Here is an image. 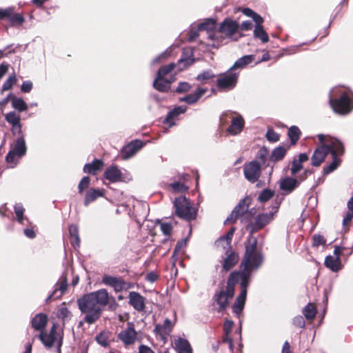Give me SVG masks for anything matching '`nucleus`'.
<instances>
[{
	"instance_id": "nucleus-43",
	"label": "nucleus",
	"mask_w": 353,
	"mask_h": 353,
	"mask_svg": "<svg viewBox=\"0 0 353 353\" xmlns=\"http://www.w3.org/2000/svg\"><path fill=\"white\" fill-rule=\"evenodd\" d=\"M303 314L309 320L313 319L316 314V308L314 304L307 303L303 309Z\"/></svg>"
},
{
	"instance_id": "nucleus-33",
	"label": "nucleus",
	"mask_w": 353,
	"mask_h": 353,
	"mask_svg": "<svg viewBox=\"0 0 353 353\" xmlns=\"http://www.w3.org/2000/svg\"><path fill=\"white\" fill-rule=\"evenodd\" d=\"M12 151L17 154L18 158H21L26 153L27 147L24 136L19 137L15 142Z\"/></svg>"
},
{
	"instance_id": "nucleus-27",
	"label": "nucleus",
	"mask_w": 353,
	"mask_h": 353,
	"mask_svg": "<svg viewBox=\"0 0 353 353\" xmlns=\"http://www.w3.org/2000/svg\"><path fill=\"white\" fill-rule=\"evenodd\" d=\"M254 59L255 55L254 54L244 55L234 62L233 65L230 67V70L236 72L237 70H242L252 63Z\"/></svg>"
},
{
	"instance_id": "nucleus-3",
	"label": "nucleus",
	"mask_w": 353,
	"mask_h": 353,
	"mask_svg": "<svg viewBox=\"0 0 353 353\" xmlns=\"http://www.w3.org/2000/svg\"><path fill=\"white\" fill-rule=\"evenodd\" d=\"M263 261V256L261 251L257 250V240L253 239L252 243L246 245L243 259L240 268L249 270H257Z\"/></svg>"
},
{
	"instance_id": "nucleus-21",
	"label": "nucleus",
	"mask_w": 353,
	"mask_h": 353,
	"mask_svg": "<svg viewBox=\"0 0 353 353\" xmlns=\"http://www.w3.org/2000/svg\"><path fill=\"white\" fill-rule=\"evenodd\" d=\"M245 126V121L243 117L238 114L236 117H232L231 124L228 128L227 132L233 136L240 134Z\"/></svg>"
},
{
	"instance_id": "nucleus-2",
	"label": "nucleus",
	"mask_w": 353,
	"mask_h": 353,
	"mask_svg": "<svg viewBox=\"0 0 353 353\" xmlns=\"http://www.w3.org/2000/svg\"><path fill=\"white\" fill-rule=\"evenodd\" d=\"M353 93L350 90L336 88L330 91L329 103L332 110L339 114H347L353 109Z\"/></svg>"
},
{
	"instance_id": "nucleus-63",
	"label": "nucleus",
	"mask_w": 353,
	"mask_h": 353,
	"mask_svg": "<svg viewBox=\"0 0 353 353\" xmlns=\"http://www.w3.org/2000/svg\"><path fill=\"white\" fill-rule=\"evenodd\" d=\"M14 12V8L12 7H8L5 9H0V20H3L5 19H10L11 15Z\"/></svg>"
},
{
	"instance_id": "nucleus-9",
	"label": "nucleus",
	"mask_w": 353,
	"mask_h": 353,
	"mask_svg": "<svg viewBox=\"0 0 353 353\" xmlns=\"http://www.w3.org/2000/svg\"><path fill=\"white\" fill-rule=\"evenodd\" d=\"M251 203V199L249 196H245L244 199L240 200L239 203L232 211L230 215L225 221L227 222H234L241 216H243L248 212L249 206Z\"/></svg>"
},
{
	"instance_id": "nucleus-47",
	"label": "nucleus",
	"mask_w": 353,
	"mask_h": 353,
	"mask_svg": "<svg viewBox=\"0 0 353 353\" xmlns=\"http://www.w3.org/2000/svg\"><path fill=\"white\" fill-rule=\"evenodd\" d=\"M175 67L176 64L174 63H170L166 65L161 67L157 72V77H158L159 79L165 78V77L172 72Z\"/></svg>"
},
{
	"instance_id": "nucleus-32",
	"label": "nucleus",
	"mask_w": 353,
	"mask_h": 353,
	"mask_svg": "<svg viewBox=\"0 0 353 353\" xmlns=\"http://www.w3.org/2000/svg\"><path fill=\"white\" fill-rule=\"evenodd\" d=\"M47 322V316L43 313H39L32 318L31 325L34 330L43 332Z\"/></svg>"
},
{
	"instance_id": "nucleus-42",
	"label": "nucleus",
	"mask_w": 353,
	"mask_h": 353,
	"mask_svg": "<svg viewBox=\"0 0 353 353\" xmlns=\"http://www.w3.org/2000/svg\"><path fill=\"white\" fill-rule=\"evenodd\" d=\"M39 338L41 340V341L42 342V343L43 344V345L48 348L52 347V345H54V343L57 339L56 337L49 336V335H48V334L45 333L43 331L40 332V334L39 335Z\"/></svg>"
},
{
	"instance_id": "nucleus-24",
	"label": "nucleus",
	"mask_w": 353,
	"mask_h": 353,
	"mask_svg": "<svg viewBox=\"0 0 353 353\" xmlns=\"http://www.w3.org/2000/svg\"><path fill=\"white\" fill-rule=\"evenodd\" d=\"M187 107L185 105H179L175 107L174 109L168 112L167 116L163 121V123L168 125L169 128L175 125L176 123L174 121V119L178 117L179 114L185 113Z\"/></svg>"
},
{
	"instance_id": "nucleus-29",
	"label": "nucleus",
	"mask_w": 353,
	"mask_h": 353,
	"mask_svg": "<svg viewBox=\"0 0 353 353\" xmlns=\"http://www.w3.org/2000/svg\"><path fill=\"white\" fill-rule=\"evenodd\" d=\"M206 88H198L193 94H188L185 97H180L179 101L185 102L188 105H192L196 103L199 99L206 92Z\"/></svg>"
},
{
	"instance_id": "nucleus-18",
	"label": "nucleus",
	"mask_w": 353,
	"mask_h": 353,
	"mask_svg": "<svg viewBox=\"0 0 353 353\" xmlns=\"http://www.w3.org/2000/svg\"><path fill=\"white\" fill-rule=\"evenodd\" d=\"M144 143L140 140L132 141L130 143L123 147L121 156L123 159H128L133 157L143 146Z\"/></svg>"
},
{
	"instance_id": "nucleus-56",
	"label": "nucleus",
	"mask_w": 353,
	"mask_h": 353,
	"mask_svg": "<svg viewBox=\"0 0 353 353\" xmlns=\"http://www.w3.org/2000/svg\"><path fill=\"white\" fill-rule=\"evenodd\" d=\"M174 192H185L188 190V186L185 185L183 183L176 181L172 183L169 185Z\"/></svg>"
},
{
	"instance_id": "nucleus-34",
	"label": "nucleus",
	"mask_w": 353,
	"mask_h": 353,
	"mask_svg": "<svg viewBox=\"0 0 353 353\" xmlns=\"http://www.w3.org/2000/svg\"><path fill=\"white\" fill-rule=\"evenodd\" d=\"M103 163L101 160L94 159L92 163H86L83 167V172L88 174H96L99 171Z\"/></svg>"
},
{
	"instance_id": "nucleus-49",
	"label": "nucleus",
	"mask_w": 353,
	"mask_h": 353,
	"mask_svg": "<svg viewBox=\"0 0 353 353\" xmlns=\"http://www.w3.org/2000/svg\"><path fill=\"white\" fill-rule=\"evenodd\" d=\"M215 28V21L208 19L205 21L201 23L198 26V30L211 31Z\"/></svg>"
},
{
	"instance_id": "nucleus-20",
	"label": "nucleus",
	"mask_w": 353,
	"mask_h": 353,
	"mask_svg": "<svg viewBox=\"0 0 353 353\" xmlns=\"http://www.w3.org/2000/svg\"><path fill=\"white\" fill-rule=\"evenodd\" d=\"M239 28V23L230 18H225L219 26V31L228 37L233 35Z\"/></svg>"
},
{
	"instance_id": "nucleus-40",
	"label": "nucleus",
	"mask_w": 353,
	"mask_h": 353,
	"mask_svg": "<svg viewBox=\"0 0 353 353\" xmlns=\"http://www.w3.org/2000/svg\"><path fill=\"white\" fill-rule=\"evenodd\" d=\"M339 263L340 261L339 256H336V258H334L329 255L325 257V265L333 272H337L340 269Z\"/></svg>"
},
{
	"instance_id": "nucleus-55",
	"label": "nucleus",
	"mask_w": 353,
	"mask_h": 353,
	"mask_svg": "<svg viewBox=\"0 0 353 353\" xmlns=\"http://www.w3.org/2000/svg\"><path fill=\"white\" fill-rule=\"evenodd\" d=\"M16 82L17 78L15 75H10L2 85V91H6L12 89V86L16 83Z\"/></svg>"
},
{
	"instance_id": "nucleus-62",
	"label": "nucleus",
	"mask_w": 353,
	"mask_h": 353,
	"mask_svg": "<svg viewBox=\"0 0 353 353\" xmlns=\"http://www.w3.org/2000/svg\"><path fill=\"white\" fill-rule=\"evenodd\" d=\"M303 168L302 163L298 161L296 159H294L292 162V167L290 168L291 174L295 175L299 171H301Z\"/></svg>"
},
{
	"instance_id": "nucleus-41",
	"label": "nucleus",
	"mask_w": 353,
	"mask_h": 353,
	"mask_svg": "<svg viewBox=\"0 0 353 353\" xmlns=\"http://www.w3.org/2000/svg\"><path fill=\"white\" fill-rule=\"evenodd\" d=\"M341 163V160L339 157H332V161L328 165H325L323 168V173L324 175H327L331 172H334Z\"/></svg>"
},
{
	"instance_id": "nucleus-48",
	"label": "nucleus",
	"mask_w": 353,
	"mask_h": 353,
	"mask_svg": "<svg viewBox=\"0 0 353 353\" xmlns=\"http://www.w3.org/2000/svg\"><path fill=\"white\" fill-rule=\"evenodd\" d=\"M12 106L19 112H23L28 109V105L21 98L14 97L12 99Z\"/></svg>"
},
{
	"instance_id": "nucleus-54",
	"label": "nucleus",
	"mask_w": 353,
	"mask_h": 353,
	"mask_svg": "<svg viewBox=\"0 0 353 353\" xmlns=\"http://www.w3.org/2000/svg\"><path fill=\"white\" fill-rule=\"evenodd\" d=\"M17 158V154L11 150L7 154L6 161L8 164H11V168H14L18 163Z\"/></svg>"
},
{
	"instance_id": "nucleus-16",
	"label": "nucleus",
	"mask_w": 353,
	"mask_h": 353,
	"mask_svg": "<svg viewBox=\"0 0 353 353\" xmlns=\"http://www.w3.org/2000/svg\"><path fill=\"white\" fill-rule=\"evenodd\" d=\"M304 179L299 180L292 177L287 176L280 180L279 188L285 194H289L296 189Z\"/></svg>"
},
{
	"instance_id": "nucleus-19",
	"label": "nucleus",
	"mask_w": 353,
	"mask_h": 353,
	"mask_svg": "<svg viewBox=\"0 0 353 353\" xmlns=\"http://www.w3.org/2000/svg\"><path fill=\"white\" fill-rule=\"evenodd\" d=\"M174 325L169 319H165L163 324H157L154 329V332L157 335H159L161 339L164 341H166L168 336L172 330Z\"/></svg>"
},
{
	"instance_id": "nucleus-31",
	"label": "nucleus",
	"mask_w": 353,
	"mask_h": 353,
	"mask_svg": "<svg viewBox=\"0 0 353 353\" xmlns=\"http://www.w3.org/2000/svg\"><path fill=\"white\" fill-rule=\"evenodd\" d=\"M174 348L177 353H192V348L189 341L181 337L175 339Z\"/></svg>"
},
{
	"instance_id": "nucleus-12",
	"label": "nucleus",
	"mask_w": 353,
	"mask_h": 353,
	"mask_svg": "<svg viewBox=\"0 0 353 353\" xmlns=\"http://www.w3.org/2000/svg\"><path fill=\"white\" fill-rule=\"evenodd\" d=\"M103 284L113 288L116 292H121L123 290L129 288L128 283L125 282L121 277H117L105 274L102 278Z\"/></svg>"
},
{
	"instance_id": "nucleus-1",
	"label": "nucleus",
	"mask_w": 353,
	"mask_h": 353,
	"mask_svg": "<svg viewBox=\"0 0 353 353\" xmlns=\"http://www.w3.org/2000/svg\"><path fill=\"white\" fill-rule=\"evenodd\" d=\"M108 291L101 289L78 299V307L84 314L83 321L91 325L98 321L103 312L102 307L108 304Z\"/></svg>"
},
{
	"instance_id": "nucleus-38",
	"label": "nucleus",
	"mask_w": 353,
	"mask_h": 353,
	"mask_svg": "<svg viewBox=\"0 0 353 353\" xmlns=\"http://www.w3.org/2000/svg\"><path fill=\"white\" fill-rule=\"evenodd\" d=\"M287 152V148L283 146H278L275 148L270 157V161L277 162L284 158Z\"/></svg>"
},
{
	"instance_id": "nucleus-28",
	"label": "nucleus",
	"mask_w": 353,
	"mask_h": 353,
	"mask_svg": "<svg viewBox=\"0 0 353 353\" xmlns=\"http://www.w3.org/2000/svg\"><path fill=\"white\" fill-rule=\"evenodd\" d=\"M225 257L223 259V268L225 271L232 269L238 262L239 256L232 250L225 252Z\"/></svg>"
},
{
	"instance_id": "nucleus-50",
	"label": "nucleus",
	"mask_w": 353,
	"mask_h": 353,
	"mask_svg": "<svg viewBox=\"0 0 353 353\" xmlns=\"http://www.w3.org/2000/svg\"><path fill=\"white\" fill-rule=\"evenodd\" d=\"M274 195V192L270 189H264L259 194L258 200L261 203H265L269 201Z\"/></svg>"
},
{
	"instance_id": "nucleus-35",
	"label": "nucleus",
	"mask_w": 353,
	"mask_h": 353,
	"mask_svg": "<svg viewBox=\"0 0 353 353\" xmlns=\"http://www.w3.org/2000/svg\"><path fill=\"white\" fill-rule=\"evenodd\" d=\"M247 295L239 294L232 305V312L236 316H239L243 311Z\"/></svg>"
},
{
	"instance_id": "nucleus-53",
	"label": "nucleus",
	"mask_w": 353,
	"mask_h": 353,
	"mask_svg": "<svg viewBox=\"0 0 353 353\" xmlns=\"http://www.w3.org/2000/svg\"><path fill=\"white\" fill-rule=\"evenodd\" d=\"M347 208L350 212H348L346 216L343 218V225H345L347 223L351 222L353 218V196L350 198L349 201L347 202Z\"/></svg>"
},
{
	"instance_id": "nucleus-14",
	"label": "nucleus",
	"mask_w": 353,
	"mask_h": 353,
	"mask_svg": "<svg viewBox=\"0 0 353 353\" xmlns=\"http://www.w3.org/2000/svg\"><path fill=\"white\" fill-rule=\"evenodd\" d=\"M68 288V279L64 275H62L59 281L55 284L54 290L46 298V302L48 303L51 300H56L62 296L63 294L66 291Z\"/></svg>"
},
{
	"instance_id": "nucleus-36",
	"label": "nucleus",
	"mask_w": 353,
	"mask_h": 353,
	"mask_svg": "<svg viewBox=\"0 0 353 353\" xmlns=\"http://www.w3.org/2000/svg\"><path fill=\"white\" fill-rule=\"evenodd\" d=\"M103 192L99 189H90L85 196L84 205L88 206L90 203L94 201L97 198L103 196Z\"/></svg>"
},
{
	"instance_id": "nucleus-60",
	"label": "nucleus",
	"mask_w": 353,
	"mask_h": 353,
	"mask_svg": "<svg viewBox=\"0 0 353 353\" xmlns=\"http://www.w3.org/2000/svg\"><path fill=\"white\" fill-rule=\"evenodd\" d=\"M90 177L88 176H83L78 185V190L79 193H82L85 189H87L90 185Z\"/></svg>"
},
{
	"instance_id": "nucleus-22",
	"label": "nucleus",
	"mask_w": 353,
	"mask_h": 353,
	"mask_svg": "<svg viewBox=\"0 0 353 353\" xmlns=\"http://www.w3.org/2000/svg\"><path fill=\"white\" fill-rule=\"evenodd\" d=\"M129 304L138 312H143L145 310V298L137 292L129 293Z\"/></svg>"
},
{
	"instance_id": "nucleus-30",
	"label": "nucleus",
	"mask_w": 353,
	"mask_h": 353,
	"mask_svg": "<svg viewBox=\"0 0 353 353\" xmlns=\"http://www.w3.org/2000/svg\"><path fill=\"white\" fill-rule=\"evenodd\" d=\"M174 81V77L170 79L163 78L159 79L158 77L153 81V87L158 91L161 92H167L170 89V84Z\"/></svg>"
},
{
	"instance_id": "nucleus-64",
	"label": "nucleus",
	"mask_w": 353,
	"mask_h": 353,
	"mask_svg": "<svg viewBox=\"0 0 353 353\" xmlns=\"http://www.w3.org/2000/svg\"><path fill=\"white\" fill-rule=\"evenodd\" d=\"M161 230L165 236H169L172 231V225L170 223H161Z\"/></svg>"
},
{
	"instance_id": "nucleus-52",
	"label": "nucleus",
	"mask_w": 353,
	"mask_h": 353,
	"mask_svg": "<svg viewBox=\"0 0 353 353\" xmlns=\"http://www.w3.org/2000/svg\"><path fill=\"white\" fill-rule=\"evenodd\" d=\"M11 26L22 25L25 21V18L20 13H13L9 19Z\"/></svg>"
},
{
	"instance_id": "nucleus-58",
	"label": "nucleus",
	"mask_w": 353,
	"mask_h": 353,
	"mask_svg": "<svg viewBox=\"0 0 353 353\" xmlns=\"http://www.w3.org/2000/svg\"><path fill=\"white\" fill-rule=\"evenodd\" d=\"M214 77V74L210 70H207L199 74L196 77V79L199 81H203L208 79H210Z\"/></svg>"
},
{
	"instance_id": "nucleus-17",
	"label": "nucleus",
	"mask_w": 353,
	"mask_h": 353,
	"mask_svg": "<svg viewBox=\"0 0 353 353\" xmlns=\"http://www.w3.org/2000/svg\"><path fill=\"white\" fill-rule=\"evenodd\" d=\"M194 61L192 49L184 48L181 58L179 59L177 64H176V67L178 68L179 71H182L192 65Z\"/></svg>"
},
{
	"instance_id": "nucleus-26",
	"label": "nucleus",
	"mask_w": 353,
	"mask_h": 353,
	"mask_svg": "<svg viewBox=\"0 0 353 353\" xmlns=\"http://www.w3.org/2000/svg\"><path fill=\"white\" fill-rule=\"evenodd\" d=\"M325 145L327 147L328 153L331 154L332 157H339L344 154L343 144L338 139L332 140L330 144Z\"/></svg>"
},
{
	"instance_id": "nucleus-13",
	"label": "nucleus",
	"mask_w": 353,
	"mask_h": 353,
	"mask_svg": "<svg viewBox=\"0 0 353 353\" xmlns=\"http://www.w3.org/2000/svg\"><path fill=\"white\" fill-rule=\"evenodd\" d=\"M104 177L112 183L123 182L130 180V178L124 176L121 170L117 165H111L108 167L105 172Z\"/></svg>"
},
{
	"instance_id": "nucleus-44",
	"label": "nucleus",
	"mask_w": 353,
	"mask_h": 353,
	"mask_svg": "<svg viewBox=\"0 0 353 353\" xmlns=\"http://www.w3.org/2000/svg\"><path fill=\"white\" fill-rule=\"evenodd\" d=\"M253 34L254 37L260 39L262 43H267L269 41V37L263 26H255Z\"/></svg>"
},
{
	"instance_id": "nucleus-39",
	"label": "nucleus",
	"mask_w": 353,
	"mask_h": 353,
	"mask_svg": "<svg viewBox=\"0 0 353 353\" xmlns=\"http://www.w3.org/2000/svg\"><path fill=\"white\" fill-rule=\"evenodd\" d=\"M14 209L16 214V220L22 225H26L28 223V219L23 215L25 209L22 204H15Z\"/></svg>"
},
{
	"instance_id": "nucleus-5",
	"label": "nucleus",
	"mask_w": 353,
	"mask_h": 353,
	"mask_svg": "<svg viewBox=\"0 0 353 353\" xmlns=\"http://www.w3.org/2000/svg\"><path fill=\"white\" fill-rule=\"evenodd\" d=\"M175 213L177 216L186 221L196 219L197 210L192 207L191 202L185 196H179L174 201Z\"/></svg>"
},
{
	"instance_id": "nucleus-11",
	"label": "nucleus",
	"mask_w": 353,
	"mask_h": 353,
	"mask_svg": "<svg viewBox=\"0 0 353 353\" xmlns=\"http://www.w3.org/2000/svg\"><path fill=\"white\" fill-rule=\"evenodd\" d=\"M279 208V203H276L274 206H273L274 212H270L269 213H261L256 216L255 218V221L252 225V230L258 231L263 228H264L267 224H268L271 220L273 219L274 213L276 212Z\"/></svg>"
},
{
	"instance_id": "nucleus-45",
	"label": "nucleus",
	"mask_w": 353,
	"mask_h": 353,
	"mask_svg": "<svg viewBox=\"0 0 353 353\" xmlns=\"http://www.w3.org/2000/svg\"><path fill=\"white\" fill-rule=\"evenodd\" d=\"M288 134L290 139L291 143L294 145L300 138L301 130L297 126L292 125L289 128Z\"/></svg>"
},
{
	"instance_id": "nucleus-25",
	"label": "nucleus",
	"mask_w": 353,
	"mask_h": 353,
	"mask_svg": "<svg viewBox=\"0 0 353 353\" xmlns=\"http://www.w3.org/2000/svg\"><path fill=\"white\" fill-rule=\"evenodd\" d=\"M269 153V150L266 147L263 146L258 150L256 158L261 165L264 167H270V174H271L273 171L274 165L270 164L271 161L268 159Z\"/></svg>"
},
{
	"instance_id": "nucleus-37",
	"label": "nucleus",
	"mask_w": 353,
	"mask_h": 353,
	"mask_svg": "<svg viewBox=\"0 0 353 353\" xmlns=\"http://www.w3.org/2000/svg\"><path fill=\"white\" fill-rule=\"evenodd\" d=\"M70 236L71 238V244L76 249L80 246V237L79 234V228L77 225H70L68 228Z\"/></svg>"
},
{
	"instance_id": "nucleus-51",
	"label": "nucleus",
	"mask_w": 353,
	"mask_h": 353,
	"mask_svg": "<svg viewBox=\"0 0 353 353\" xmlns=\"http://www.w3.org/2000/svg\"><path fill=\"white\" fill-rule=\"evenodd\" d=\"M6 120L11 125L20 123V116L15 112H10L6 114Z\"/></svg>"
},
{
	"instance_id": "nucleus-10",
	"label": "nucleus",
	"mask_w": 353,
	"mask_h": 353,
	"mask_svg": "<svg viewBox=\"0 0 353 353\" xmlns=\"http://www.w3.org/2000/svg\"><path fill=\"white\" fill-rule=\"evenodd\" d=\"M137 338V333L132 323H128L127 327L121 330L118 334V339L122 341L125 346L133 345Z\"/></svg>"
},
{
	"instance_id": "nucleus-46",
	"label": "nucleus",
	"mask_w": 353,
	"mask_h": 353,
	"mask_svg": "<svg viewBox=\"0 0 353 353\" xmlns=\"http://www.w3.org/2000/svg\"><path fill=\"white\" fill-rule=\"evenodd\" d=\"M57 317L61 319L63 322V324L64 325L66 322H68L71 319V312L69 311V310L65 307H61L58 310L57 313Z\"/></svg>"
},
{
	"instance_id": "nucleus-6",
	"label": "nucleus",
	"mask_w": 353,
	"mask_h": 353,
	"mask_svg": "<svg viewBox=\"0 0 353 353\" xmlns=\"http://www.w3.org/2000/svg\"><path fill=\"white\" fill-rule=\"evenodd\" d=\"M239 76V72L230 70V68L227 72L220 74L216 81V85L219 89L228 91L232 90L237 83Z\"/></svg>"
},
{
	"instance_id": "nucleus-4",
	"label": "nucleus",
	"mask_w": 353,
	"mask_h": 353,
	"mask_svg": "<svg viewBox=\"0 0 353 353\" xmlns=\"http://www.w3.org/2000/svg\"><path fill=\"white\" fill-rule=\"evenodd\" d=\"M233 281L228 279L225 290H221L214 293L212 298L214 310L219 313H223L229 306V301L234 296V290L232 289Z\"/></svg>"
},
{
	"instance_id": "nucleus-61",
	"label": "nucleus",
	"mask_w": 353,
	"mask_h": 353,
	"mask_svg": "<svg viewBox=\"0 0 353 353\" xmlns=\"http://www.w3.org/2000/svg\"><path fill=\"white\" fill-rule=\"evenodd\" d=\"M265 137L269 141L272 143L276 142L279 140V134L272 129L268 130Z\"/></svg>"
},
{
	"instance_id": "nucleus-8",
	"label": "nucleus",
	"mask_w": 353,
	"mask_h": 353,
	"mask_svg": "<svg viewBox=\"0 0 353 353\" xmlns=\"http://www.w3.org/2000/svg\"><path fill=\"white\" fill-rule=\"evenodd\" d=\"M243 174L245 178L249 182L254 183L256 182L261 176V165L256 160L252 161L244 165Z\"/></svg>"
},
{
	"instance_id": "nucleus-23",
	"label": "nucleus",
	"mask_w": 353,
	"mask_h": 353,
	"mask_svg": "<svg viewBox=\"0 0 353 353\" xmlns=\"http://www.w3.org/2000/svg\"><path fill=\"white\" fill-rule=\"evenodd\" d=\"M327 154L328 149L325 145L316 148L311 158L312 165L315 167L319 166L323 162Z\"/></svg>"
},
{
	"instance_id": "nucleus-7",
	"label": "nucleus",
	"mask_w": 353,
	"mask_h": 353,
	"mask_svg": "<svg viewBox=\"0 0 353 353\" xmlns=\"http://www.w3.org/2000/svg\"><path fill=\"white\" fill-rule=\"evenodd\" d=\"M251 272L249 270L241 268V270L232 272L230 273L228 279L232 278L233 281L232 289L234 290L235 285L240 281L241 292L240 294L247 295V288L249 285V279Z\"/></svg>"
},
{
	"instance_id": "nucleus-15",
	"label": "nucleus",
	"mask_w": 353,
	"mask_h": 353,
	"mask_svg": "<svg viewBox=\"0 0 353 353\" xmlns=\"http://www.w3.org/2000/svg\"><path fill=\"white\" fill-rule=\"evenodd\" d=\"M234 227L231 228L229 231L225 234L220 236L216 241L215 245L218 249L222 250L225 252L232 250L231 241L235 232Z\"/></svg>"
},
{
	"instance_id": "nucleus-57",
	"label": "nucleus",
	"mask_w": 353,
	"mask_h": 353,
	"mask_svg": "<svg viewBox=\"0 0 353 353\" xmlns=\"http://www.w3.org/2000/svg\"><path fill=\"white\" fill-rule=\"evenodd\" d=\"M191 88V85L188 82L181 81L179 83L175 91L179 94L185 93L189 92Z\"/></svg>"
},
{
	"instance_id": "nucleus-59",
	"label": "nucleus",
	"mask_w": 353,
	"mask_h": 353,
	"mask_svg": "<svg viewBox=\"0 0 353 353\" xmlns=\"http://www.w3.org/2000/svg\"><path fill=\"white\" fill-rule=\"evenodd\" d=\"M312 246L319 247V245H324L326 243V239L321 234H314L312 237Z\"/></svg>"
}]
</instances>
